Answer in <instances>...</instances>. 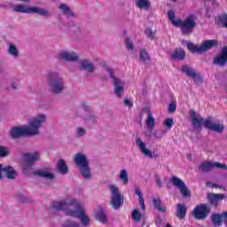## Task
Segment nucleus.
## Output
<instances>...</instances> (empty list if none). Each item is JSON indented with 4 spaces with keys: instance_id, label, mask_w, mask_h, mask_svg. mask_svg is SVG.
<instances>
[{
    "instance_id": "f8f14e48",
    "label": "nucleus",
    "mask_w": 227,
    "mask_h": 227,
    "mask_svg": "<svg viewBox=\"0 0 227 227\" xmlns=\"http://www.w3.org/2000/svg\"><path fill=\"white\" fill-rule=\"evenodd\" d=\"M24 167L25 169H31V168H33V166H35V162H36V160H38L40 159V154L38 153V152H35V153H27L24 154Z\"/></svg>"
},
{
    "instance_id": "412c9836",
    "label": "nucleus",
    "mask_w": 227,
    "mask_h": 227,
    "mask_svg": "<svg viewBox=\"0 0 227 227\" xmlns=\"http://www.w3.org/2000/svg\"><path fill=\"white\" fill-rule=\"evenodd\" d=\"M185 215H187V207L184 206V204H177L176 205L177 219H185Z\"/></svg>"
},
{
    "instance_id": "0eeeda50",
    "label": "nucleus",
    "mask_w": 227,
    "mask_h": 227,
    "mask_svg": "<svg viewBox=\"0 0 227 227\" xmlns=\"http://www.w3.org/2000/svg\"><path fill=\"white\" fill-rule=\"evenodd\" d=\"M12 10L18 13H38V15L42 17H49V11L38 7H27L24 4H16L12 6Z\"/></svg>"
},
{
    "instance_id": "6ab92c4d",
    "label": "nucleus",
    "mask_w": 227,
    "mask_h": 227,
    "mask_svg": "<svg viewBox=\"0 0 227 227\" xmlns=\"http://www.w3.org/2000/svg\"><path fill=\"white\" fill-rule=\"evenodd\" d=\"M59 58L60 59H64V61H77L79 59V56L74 51H63L59 53Z\"/></svg>"
},
{
    "instance_id": "58836bf2",
    "label": "nucleus",
    "mask_w": 227,
    "mask_h": 227,
    "mask_svg": "<svg viewBox=\"0 0 227 227\" xmlns=\"http://www.w3.org/2000/svg\"><path fill=\"white\" fill-rule=\"evenodd\" d=\"M10 155V151L7 147L0 145V158L1 157H8Z\"/></svg>"
},
{
    "instance_id": "f03ea898",
    "label": "nucleus",
    "mask_w": 227,
    "mask_h": 227,
    "mask_svg": "<svg viewBox=\"0 0 227 227\" xmlns=\"http://www.w3.org/2000/svg\"><path fill=\"white\" fill-rule=\"evenodd\" d=\"M46 117L43 114H40L30 121V126L17 127L14 126L11 129V137L12 139H19L26 136H38V129L42 127V123L45 121Z\"/></svg>"
},
{
    "instance_id": "c85d7f7f",
    "label": "nucleus",
    "mask_w": 227,
    "mask_h": 227,
    "mask_svg": "<svg viewBox=\"0 0 227 227\" xmlns=\"http://www.w3.org/2000/svg\"><path fill=\"white\" fill-rule=\"evenodd\" d=\"M136 6L140 10H148L152 6V3L149 0H136Z\"/></svg>"
},
{
    "instance_id": "4468645a",
    "label": "nucleus",
    "mask_w": 227,
    "mask_h": 227,
    "mask_svg": "<svg viewBox=\"0 0 227 227\" xmlns=\"http://www.w3.org/2000/svg\"><path fill=\"white\" fill-rule=\"evenodd\" d=\"M6 176L9 180H13L17 176V171L12 166L3 167L0 164V180H3Z\"/></svg>"
},
{
    "instance_id": "9d476101",
    "label": "nucleus",
    "mask_w": 227,
    "mask_h": 227,
    "mask_svg": "<svg viewBox=\"0 0 227 227\" xmlns=\"http://www.w3.org/2000/svg\"><path fill=\"white\" fill-rule=\"evenodd\" d=\"M170 183L174 185V187H176L180 191L183 198L191 197V190H189L187 184H185V182H184L178 176H173L170 178Z\"/></svg>"
},
{
    "instance_id": "a878e982",
    "label": "nucleus",
    "mask_w": 227,
    "mask_h": 227,
    "mask_svg": "<svg viewBox=\"0 0 227 227\" xmlns=\"http://www.w3.org/2000/svg\"><path fill=\"white\" fill-rule=\"evenodd\" d=\"M146 125L148 130H153V127H155V118H153V114H152V111L147 112V121Z\"/></svg>"
},
{
    "instance_id": "37998d69",
    "label": "nucleus",
    "mask_w": 227,
    "mask_h": 227,
    "mask_svg": "<svg viewBox=\"0 0 227 227\" xmlns=\"http://www.w3.org/2000/svg\"><path fill=\"white\" fill-rule=\"evenodd\" d=\"M145 35L148 38H153L155 36V31H153L152 28H146Z\"/></svg>"
},
{
    "instance_id": "2f4dec72",
    "label": "nucleus",
    "mask_w": 227,
    "mask_h": 227,
    "mask_svg": "<svg viewBox=\"0 0 227 227\" xmlns=\"http://www.w3.org/2000/svg\"><path fill=\"white\" fill-rule=\"evenodd\" d=\"M140 61H143V63H145V61H151L152 58L150 57V54L145 49L140 50V55H139Z\"/></svg>"
},
{
    "instance_id": "49530a36",
    "label": "nucleus",
    "mask_w": 227,
    "mask_h": 227,
    "mask_svg": "<svg viewBox=\"0 0 227 227\" xmlns=\"http://www.w3.org/2000/svg\"><path fill=\"white\" fill-rule=\"evenodd\" d=\"M85 134H86V131L84 130V129H82V128H78L77 129V135L79 137L84 136Z\"/></svg>"
},
{
    "instance_id": "7ed1b4c3",
    "label": "nucleus",
    "mask_w": 227,
    "mask_h": 227,
    "mask_svg": "<svg viewBox=\"0 0 227 227\" xmlns=\"http://www.w3.org/2000/svg\"><path fill=\"white\" fill-rule=\"evenodd\" d=\"M168 15L173 26L180 27L183 35H191L194 31V27H196V18L193 14L189 15L184 20L181 19L176 20L175 12L173 11H168Z\"/></svg>"
},
{
    "instance_id": "7c9ffc66",
    "label": "nucleus",
    "mask_w": 227,
    "mask_h": 227,
    "mask_svg": "<svg viewBox=\"0 0 227 227\" xmlns=\"http://www.w3.org/2000/svg\"><path fill=\"white\" fill-rule=\"evenodd\" d=\"M59 10H62L64 15H67V17H75V15L74 14V12L70 10V7H68L67 4H61L59 5Z\"/></svg>"
},
{
    "instance_id": "dca6fc26",
    "label": "nucleus",
    "mask_w": 227,
    "mask_h": 227,
    "mask_svg": "<svg viewBox=\"0 0 227 227\" xmlns=\"http://www.w3.org/2000/svg\"><path fill=\"white\" fill-rule=\"evenodd\" d=\"M215 65L218 67H225L227 65V46H223L218 55L213 60Z\"/></svg>"
},
{
    "instance_id": "864d4df0",
    "label": "nucleus",
    "mask_w": 227,
    "mask_h": 227,
    "mask_svg": "<svg viewBox=\"0 0 227 227\" xmlns=\"http://www.w3.org/2000/svg\"><path fill=\"white\" fill-rule=\"evenodd\" d=\"M212 187H217V184H212Z\"/></svg>"
},
{
    "instance_id": "6e6552de",
    "label": "nucleus",
    "mask_w": 227,
    "mask_h": 227,
    "mask_svg": "<svg viewBox=\"0 0 227 227\" xmlns=\"http://www.w3.org/2000/svg\"><path fill=\"white\" fill-rule=\"evenodd\" d=\"M109 189L112 194L110 205L114 208V210H118V208H121V205H123V195L120 193L118 187L114 184H111Z\"/></svg>"
},
{
    "instance_id": "6e6d98bb",
    "label": "nucleus",
    "mask_w": 227,
    "mask_h": 227,
    "mask_svg": "<svg viewBox=\"0 0 227 227\" xmlns=\"http://www.w3.org/2000/svg\"><path fill=\"white\" fill-rule=\"evenodd\" d=\"M102 67H106V63H103V64H102Z\"/></svg>"
},
{
    "instance_id": "f704fd0d",
    "label": "nucleus",
    "mask_w": 227,
    "mask_h": 227,
    "mask_svg": "<svg viewBox=\"0 0 227 227\" xmlns=\"http://www.w3.org/2000/svg\"><path fill=\"white\" fill-rule=\"evenodd\" d=\"M217 20H218V22H221L223 27H226V29H227V13L226 12L218 16Z\"/></svg>"
},
{
    "instance_id": "1a4fd4ad",
    "label": "nucleus",
    "mask_w": 227,
    "mask_h": 227,
    "mask_svg": "<svg viewBox=\"0 0 227 227\" xmlns=\"http://www.w3.org/2000/svg\"><path fill=\"white\" fill-rule=\"evenodd\" d=\"M50 86L53 93H61L63 91V78L59 77L58 73L49 74Z\"/></svg>"
},
{
    "instance_id": "13d9d810",
    "label": "nucleus",
    "mask_w": 227,
    "mask_h": 227,
    "mask_svg": "<svg viewBox=\"0 0 227 227\" xmlns=\"http://www.w3.org/2000/svg\"><path fill=\"white\" fill-rule=\"evenodd\" d=\"M82 107H86L84 105H82Z\"/></svg>"
},
{
    "instance_id": "c756f323",
    "label": "nucleus",
    "mask_w": 227,
    "mask_h": 227,
    "mask_svg": "<svg viewBox=\"0 0 227 227\" xmlns=\"http://www.w3.org/2000/svg\"><path fill=\"white\" fill-rule=\"evenodd\" d=\"M95 218L97 219V221H99V223H102L103 224H105V223H107V215H106L105 210L101 209L96 212Z\"/></svg>"
},
{
    "instance_id": "9b49d317",
    "label": "nucleus",
    "mask_w": 227,
    "mask_h": 227,
    "mask_svg": "<svg viewBox=\"0 0 227 227\" xmlns=\"http://www.w3.org/2000/svg\"><path fill=\"white\" fill-rule=\"evenodd\" d=\"M208 214H210V207L207 204H200L195 207L192 211L193 217L198 221L207 219V217H208Z\"/></svg>"
},
{
    "instance_id": "bb28decb",
    "label": "nucleus",
    "mask_w": 227,
    "mask_h": 227,
    "mask_svg": "<svg viewBox=\"0 0 227 227\" xmlns=\"http://www.w3.org/2000/svg\"><path fill=\"white\" fill-rule=\"evenodd\" d=\"M57 169L59 173H61V175H67L68 173V167L67 166V163H65V160H59L57 164Z\"/></svg>"
},
{
    "instance_id": "e433bc0d",
    "label": "nucleus",
    "mask_w": 227,
    "mask_h": 227,
    "mask_svg": "<svg viewBox=\"0 0 227 227\" xmlns=\"http://www.w3.org/2000/svg\"><path fill=\"white\" fill-rule=\"evenodd\" d=\"M63 227H81V224L72 220H67L64 222Z\"/></svg>"
},
{
    "instance_id": "f3484780",
    "label": "nucleus",
    "mask_w": 227,
    "mask_h": 227,
    "mask_svg": "<svg viewBox=\"0 0 227 227\" xmlns=\"http://www.w3.org/2000/svg\"><path fill=\"white\" fill-rule=\"evenodd\" d=\"M207 201H209L210 205L213 207H217L226 196L223 193H207Z\"/></svg>"
},
{
    "instance_id": "393cba45",
    "label": "nucleus",
    "mask_w": 227,
    "mask_h": 227,
    "mask_svg": "<svg viewBox=\"0 0 227 227\" xmlns=\"http://www.w3.org/2000/svg\"><path fill=\"white\" fill-rule=\"evenodd\" d=\"M81 68L82 70H87L90 74H93V72H95V67L88 60L81 61Z\"/></svg>"
},
{
    "instance_id": "2eb2a0df",
    "label": "nucleus",
    "mask_w": 227,
    "mask_h": 227,
    "mask_svg": "<svg viewBox=\"0 0 227 227\" xmlns=\"http://www.w3.org/2000/svg\"><path fill=\"white\" fill-rule=\"evenodd\" d=\"M106 72H108L111 79L114 80V85L115 86L114 93L117 97H121V93L123 92V82L117 77H115L113 69L106 68Z\"/></svg>"
},
{
    "instance_id": "ea45409f",
    "label": "nucleus",
    "mask_w": 227,
    "mask_h": 227,
    "mask_svg": "<svg viewBox=\"0 0 227 227\" xmlns=\"http://www.w3.org/2000/svg\"><path fill=\"white\" fill-rule=\"evenodd\" d=\"M164 125L167 129H171L175 125V121H173V118H168L165 120Z\"/></svg>"
},
{
    "instance_id": "20e7f679",
    "label": "nucleus",
    "mask_w": 227,
    "mask_h": 227,
    "mask_svg": "<svg viewBox=\"0 0 227 227\" xmlns=\"http://www.w3.org/2000/svg\"><path fill=\"white\" fill-rule=\"evenodd\" d=\"M190 117L193 127H197V129H201V125H204L206 129L213 130L214 132L221 133L224 130V126L222 124L213 123L210 120H203L194 110L190 111Z\"/></svg>"
},
{
    "instance_id": "ddd939ff",
    "label": "nucleus",
    "mask_w": 227,
    "mask_h": 227,
    "mask_svg": "<svg viewBox=\"0 0 227 227\" xmlns=\"http://www.w3.org/2000/svg\"><path fill=\"white\" fill-rule=\"evenodd\" d=\"M181 70L187 77H192L194 79L195 84H200L203 81L201 78V75L197 74L196 70H194L192 67H189L187 65H184L181 67Z\"/></svg>"
},
{
    "instance_id": "aec40b11",
    "label": "nucleus",
    "mask_w": 227,
    "mask_h": 227,
    "mask_svg": "<svg viewBox=\"0 0 227 227\" xmlns=\"http://www.w3.org/2000/svg\"><path fill=\"white\" fill-rule=\"evenodd\" d=\"M34 175H35V176H40L41 178H49L50 180L54 178V175L49 171V168H46V170H36L34 172Z\"/></svg>"
},
{
    "instance_id": "09e8293b",
    "label": "nucleus",
    "mask_w": 227,
    "mask_h": 227,
    "mask_svg": "<svg viewBox=\"0 0 227 227\" xmlns=\"http://www.w3.org/2000/svg\"><path fill=\"white\" fill-rule=\"evenodd\" d=\"M223 222L225 223L226 226H227V211L223 213Z\"/></svg>"
},
{
    "instance_id": "a18cd8bd",
    "label": "nucleus",
    "mask_w": 227,
    "mask_h": 227,
    "mask_svg": "<svg viewBox=\"0 0 227 227\" xmlns=\"http://www.w3.org/2000/svg\"><path fill=\"white\" fill-rule=\"evenodd\" d=\"M214 166H215V168H218L219 169H227L226 164H221L219 162H215Z\"/></svg>"
},
{
    "instance_id": "de8ad7c7",
    "label": "nucleus",
    "mask_w": 227,
    "mask_h": 227,
    "mask_svg": "<svg viewBox=\"0 0 227 227\" xmlns=\"http://www.w3.org/2000/svg\"><path fill=\"white\" fill-rule=\"evenodd\" d=\"M124 106H128V107L132 108V106H133L132 101H130L128 98L124 99Z\"/></svg>"
},
{
    "instance_id": "c03bdc74",
    "label": "nucleus",
    "mask_w": 227,
    "mask_h": 227,
    "mask_svg": "<svg viewBox=\"0 0 227 227\" xmlns=\"http://www.w3.org/2000/svg\"><path fill=\"white\" fill-rule=\"evenodd\" d=\"M154 178H155V181H156V184L160 188L162 187V181L160 180V176H159L158 174H155L154 175Z\"/></svg>"
},
{
    "instance_id": "b1692460",
    "label": "nucleus",
    "mask_w": 227,
    "mask_h": 227,
    "mask_svg": "<svg viewBox=\"0 0 227 227\" xmlns=\"http://www.w3.org/2000/svg\"><path fill=\"white\" fill-rule=\"evenodd\" d=\"M170 56L173 59H185V51L182 48H176Z\"/></svg>"
},
{
    "instance_id": "423d86ee",
    "label": "nucleus",
    "mask_w": 227,
    "mask_h": 227,
    "mask_svg": "<svg viewBox=\"0 0 227 227\" xmlns=\"http://www.w3.org/2000/svg\"><path fill=\"white\" fill-rule=\"evenodd\" d=\"M74 162L77 168L80 169L82 176L88 180V178L91 177V171L90 169V162L88 161V158L86 155L82 153H76L74 157Z\"/></svg>"
},
{
    "instance_id": "603ef678",
    "label": "nucleus",
    "mask_w": 227,
    "mask_h": 227,
    "mask_svg": "<svg viewBox=\"0 0 227 227\" xmlns=\"http://www.w3.org/2000/svg\"><path fill=\"white\" fill-rule=\"evenodd\" d=\"M23 1V3H29V0H20Z\"/></svg>"
},
{
    "instance_id": "c9c22d12",
    "label": "nucleus",
    "mask_w": 227,
    "mask_h": 227,
    "mask_svg": "<svg viewBox=\"0 0 227 227\" xmlns=\"http://www.w3.org/2000/svg\"><path fill=\"white\" fill-rule=\"evenodd\" d=\"M121 180L124 183L125 185L129 184V175L127 174L126 169H122L120 174Z\"/></svg>"
},
{
    "instance_id": "4be33fe9",
    "label": "nucleus",
    "mask_w": 227,
    "mask_h": 227,
    "mask_svg": "<svg viewBox=\"0 0 227 227\" xmlns=\"http://www.w3.org/2000/svg\"><path fill=\"white\" fill-rule=\"evenodd\" d=\"M214 168L215 165L211 161H204L199 166V169H200L202 173H208L209 171H212Z\"/></svg>"
},
{
    "instance_id": "8fccbe9b",
    "label": "nucleus",
    "mask_w": 227,
    "mask_h": 227,
    "mask_svg": "<svg viewBox=\"0 0 227 227\" xmlns=\"http://www.w3.org/2000/svg\"><path fill=\"white\" fill-rule=\"evenodd\" d=\"M186 157H187V159H188L189 160H192V154L188 153V154L186 155Z\"/></svg>"
},
{
    "instance_id": "72a5a7b5",
    "label": "nucleus",
    "mask_w": 227,
    "mask_h": 227,
    "mask_svg": "<svg viewBox=\"0 0 227 227\" xmlns=\"http://www.w3.org/2000/svg\"><path fill=\"white\" fill-rule=\"evenodd\" d=\"M131 217L137 223H139L143 217V215L141 214V212H139V209H134L131 213Z\"/></svg>"
},
{
    "instance_id": "cd10ccee",
    "label": "nucleus",
    "mask_w": 227,
    "mask_h": 227,
    "mask_svg": "<svg viewBox=\"0 0 227 227\" xmlns=\"http://www.w3.org/2000/svg\"><path fill=\"white\" fill-rule=\"evenodd\" d=\"M223 219H224L223 217V213H222V215L213 214L211 215V221H212L214 226H222L223 225Z\"/></svg>"
},
{
    "instance_id": "a19ab883",
    "label": "nucleus",
    "mask_w": 227,
    "mask_h": 227,
    "mask_svg": "<svg viewBox=\"0 0 227 227\" xmlns=\"http://www.w3.org/2000/svg\"><path fill=\"white\" fill-rule=\"evenodd\" d=\"M176 111V103L175 101H171L170 104L168 105V113L170 114H173Z\"/></svg>"
},
{
    "instance_id": "f257e3e1",
    "label": "nucleus",
    "mask_w": 227,
    "mask_h": 227,
    "mask_svg": "<svg viewBox=\"0 0 227 227\" xmlns=\"http://www.w3.org/2000/svg\"><path fill=\"white\" fill-rule=\"evenodd\" d=\"M50 208L51 210L57 211L65 210L67 215L80 219L82 226H90L91 223L90 216H88L84 211V207H82L81 203L75 201V200H73L70 202H67L66 200L55 201Z\"/></svg>"
},
{
    "instance_id": "4c0bfd02",
    "label": "nucleus",
    "mask_w": 227,
    "mask_h": 227,
    "mask_svg": "<svg viewBox=\"0 0 227 227\" xmlns=\"http://www.w3.org/2000/svg\"><path fill=\"white\" fill-rule=\"evenodd\" d=\"M9 54H12V56L17 58V56H19V50H17V46L11 44L9 47Z\"/></svg>"
},
{
    "instance_id": "5701e85b",
    "label": "nucleus",
    "mask_w": 227,
    "mask_h": 227,
    "mask_svg": "<svg viewBox=\"0 0 227 227\" xmlns=\"http://www.w3.org/2000/svg\"><path fill=\"white\" fill-rule=\"evenodd\" d=\"M153 205L159 212H162V214H166L167 207L162 205V200H160V197L153 200Z\"/></svg>"
},
{
    "instance_id": "4d7b16f0",
    "label": "nucleus",
    "mask_w": 227,
    "mask_h": 227,
    "mask_svg": "<svg viewBox=\"0 0 227 227\" xmlns=\"http://www.w3.org/2000/svg\"><path fill=\"white\" fill-rule=\"evenodd\" d=\"M170 1H173V2L175 3V2H176V1H178V0H170Z\"/></svg>"
},
{
    "instance_id": "5fc2aeb1",
    "label": "nucleus",
    "mask_w": 227,
    "mask_h": 227,
    "mask_svg": "<svg viewBox=\"0 0 227 227\" xmlns=\"http://www.w3.org/2000/svg\"><path fill=\"white\" fill-rule=\"evenodd\" d=\"M166 227H171V224L169 223H167V226Z\"/></svg>"
},
{
    "instance_id": "79ce46f5",
    "label": "nucleus",
    "mask_w": 227,
    "mask_h": 227,
    "mask_svg": "<svg viewBox=\"0 0 227 227\" xmlns=\"http://www.w3.org/2000/svg\"><path fill=\"white\" fill-rule=\"evenodd\" d=\"M125 44L127 49H130L131 51H134V44H132V43L130 42V38L126 37Z\"/></svg>"
},
{
    "instance_id": "39448f33",
    "label": "nucleus",
    "mask_w": 227,
    "mask_h": 227,
    "mask_svg": "<svg viewBox=\"0 0 227 227\" xmlns=\"http://www.w3.org/2000/svg\"><path fill=\"white\" fill-rule=\"evenodd\" d=\"M217 45H219V42L211 39L202 42L201 45L188 43L187 49L192 54H200L201 52H207V51H209V49H212L213 47H217Z\"/></svg>"
},
{
    "instance_id": "a211bd4d",
    "label": "nucleus",
    "mask_w": 227,
    "mask_h": 227,
    "mask_svg": "<svg viewBox=\"0 0 227 227\" xmlns=\"http://www.w3.org/2000/svg\"><path fill=\"white\" fill-rule=\"evenodd\" d=\"M137 146L139 148L140 152L145 155L146 157H150L152 159V157H153L152 155V151L148 150L146 148V144H145V142H143V140L141 139V137H137Z\"/></svg>"
},
{
    "instance_id": "473e14b6",
    "label": "nucleus",
    "mask_w": 227,
    "mask_h": 227,
    "mask_svg": "<svg viewBox=\"0 0 227 227\" xmlns=\"http://www.w3.org/2000/svg\"><path fill=\"white\" fill-rule=\"evenodd\" d=\"M135 194H137L139 205L142 210H145V199H143V193L141 192V189H139V187H135Z\"/></svg>"
},
{
    "instance_id": "3c124183",
    "label": "nucleus",
    "mask_w": 227,
    "mask_h": 227,
    "mask_svg": "<svg viewBox=\"0 0 227 227\" xmlns=\"http://www.w3.org/2000/svg\"><path fill=\"white\" fill-rule=\"evenodd\" d=\"M12 90H17V83L12 82Z\"/></svg>"
}]
</instances>
